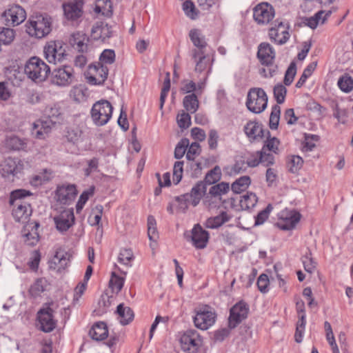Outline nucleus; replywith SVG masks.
Returning a JSON list of instances; mask_svg holds the SVG:
<instances>
[{
	"mask_svg": "<svg viewBox=\"0 0 353 353\" xmlns=\"http://www.w3.org/2000/svg\"><path fill=\"white\" fill-rule=\"evenodd\" d=\"M30 191L19 189L11 192L10 203L14 206L12 210V216L17 222H26L32 213L30 205L22 201L23 198L31 195Z\"/></svg>",
	"mask_w": 353,
	"mask_h": 353,
	"instance_id": "1",
	"label": "nucleus"
},
{
	"mask_svg": "<svg viewBox=\"0 0 353 353\" xmlns=\"http://www.w3.org/2000/svg\"><path fill=\"white\" fill-rule=\"evenodd\" d=\"M50 72V67L38 57H30L24 66L25 74L36 83L45 81Z\"/></svg>",
	"mask_w": 353,
	"mask_h": 353,
	"instance_id": "2",
	"label": "nucleus"
},
{
	"mask_svg": "<svg viewBox=\"0 0 353 353\" xmlns=\"http://www.w3.org/2000/svg\"><path fill=\"white\" fill-rule=\"evenodd\" d=\"M257 57L262 65L260 74L265 78L273 77L277 71V65L274 63L275 51L268 43H261L258 48Z\"/></svg>",
	"mask_w": 353,
	"mask_h": 353,
	"instance_id": "3",
	"label": "nucleus"
},
{
	"mask_svg": "<svg viewBox=\"0 0 353 353\" xmlns=\"http://www.w3.org/2000/svg\"><path fill=\"white\" fill-rule=\"evenodd\" d=\"M51 19L47 15L32 16L27 25V32L32 37L41 39L51 32Z\"/></svg>",
	"mask_w": 353,
	"mask_h": 353,
	"instance_id": "4",
	"label": "nucleus"
},
{
	"mask_svg": "<svg viewBox=\"0 0 353 353\" xmlns=\"http://www.w3.org/2000/svg\"><path fill=\"white\" fill-rule=\"evenodd\" d=\"M113 108L107 100L97 101L90 111L91 119L97 126H103L108 123L112 117Z\"/></svg>",
	"mask_w": 353,
	"mask_h": 353,
	"instance_id": "5",
	"label": "nucleus"
},
{
	"mask_svg": "<svg viewBox=\"0 0 353 353\" xmlns=\"http://www.w3.org/2000/svg\"><path fill=\"white\" fill-rule=\"evenodd\" d=\"M268 104V96L262 88H253L250 89L247 95L246 106L255 114L265 110Z\"/></svg>",
	"mask_w": 353,
	"mask_h": 353,
	"instance_id": "6",
	"label": "nucleus"
},
{
	"mask_svg": "<svg viewBox=\"0 0 353 353\" xmlns=\"http://www.w3.org/2000/svg\"><path fill=\"white\" fill-rule=\"evenodd\" d=\"M194 323L196 327L205 330L212 326L216 320V314L208 305L201 307L195 310Z\"/></svg>",
	"mask_w": 353,
	"mask_h": 353,
	"instance_id": "7",
	"label": "nucleus"
},
{
	"mask_svg": "<svg viewBox=\"0 0 353 353\" xmlns=\"http://www.w3.org/2000/svg\"><path fill=\"white\" fill-rule=\"evenodd\" d=\"M181 349L188 353H196L201 345V339L194 330L185 331L180 338Z\"/></svg>",
	"mask_w": 353,
	"mask_h": 353,
	"instance_id": "8",
	"label": "nucleus"
},
{
	"mask_svg": "<svg viewBox=\"0 0 353 353\" xmlns=\"http://www.w3.org/2000/svg\"><path fill=\"white\" fill-rule=\"evenodd\" d=\"M43 52L47 61L54 64L62 61L66 56L63 43L60 41L48 42L44 47Z\"/></svg>",
	"mask_w": 353,
	"mask_h": 353,
	"instance_id": "9",
	"label": "nucleus"
},
{
	"mask_svg": "<svg viewBox=\"0 0 353 353\" xmlns=\"http://www.w3.org/2000/svg\"><path fill=\"white\" fill-rule=\"evenodd\" d=\"M74 78L73 68L69 65H64L52 71L51 81L56 85L65 87L72 83Z\"/></svg>",
	"mask_w": 353,
	"mask_h": 353,
	"instance_id": "10",
	"label": "nucleus"
},
{
	"mask_svg": "<svg viewBox=\"0 0 353 353\" xmlns=\"http://www.w3.org/2000/svg\"><path fill=\"white\" fill-rule=\"evenodd\" d=\"M274 9L268 3H261L256 6L253 10V17L259 25H266L274 17Z\"/></svg>",
	"mask_w": 353,
	"mask_h": 353,
	"instance_id": "11",
	"label": "nucleus"
},
{
	"mask_svg": "<svg viewBox=\"0 0 353 353\" xmlns=\"http://www.w3.org/2000/svg\"><path fill=\"white\" fill-rule=\"evenodd\" d=\"M301 219V214L295 210H284L279 214L276 225L283 230H293Z\"/></svg>",
	"mask_w": 353,
	"mask_h": 353,
	"instance_id": "12",
	"label": "nucleus"
},
{
	"mask_svg": "<svg viewBox=\"0 0 353 353\" xmlns=\"http://www.w3.org/2000/svg\"><path fill=\"white\" fill-rule=\"evenodd\" d=\"M6 25L16 26L23 22L26 18L25 10L19 5L11 6L2 14Z\"/></svg>",
	"mask_w": 353,
	"mask_h": 353,
	"instance_id": "13",
	"label": "nucleus"
},
{
	"mask_svg": "<svg viewBox=\"0 0 353 353\" xmlns=\"http://www.w3.org/2000/svg\"><path fill=\"white\" fill-rule=\"evenodd\" d=\"M191 60L194 64V71L201 73L208 69V72L211 70V62L212 60L206 53V51L201 50H192L190 52Z\"/></svg>",
	"mask_w": 353,
	"mask_h": 353,
	"instance_id": "14",
	"label": "nucleus"
},
{
	"mask_svg": "<svg viewBox=\"0 0 353 353\" xmlns=\"http://www.w3.org/2000/svg\"><path fill=\"white\" fill-rule=\"evenodd\" d=\"M249 307L243 301L236 303L231 309L229 317V327H236L243 320L247 318Z\"/></svg>",
	"mask_w": 353,
	"mask_h": 353,
	"instance_id": "15",
	"label": "nucleus"
},
{
	"mask_svg": "<svg viewBox=\"0 0 353 353\" xmlns=\"http://www.w3.org/2000/svg\"><path fill=\"white\" fill-rule=\"evenodd\" d=\"M269 36L272 41L277 44H284L288 40L290 34L288 25L276 20L274 27L269 30Z\"/></svg>",
	"mask_w": 353,
	"mask_h": 353,
	"instance_id": "16",
	"label": "nucleus"
},
{
	"mask_svg": "<svg viewBox=\"0 0 353 353\" xmlns=\"http://www.w3.org/2000/svg\"><path fill=\"white\" fill-rule=\"evenodd\" d=\"M54 311L50 307L41 309L38 312L40 329L44 332H50L56 327L57 321L54 319Z\"/></svg>",
	"mask_w": 353,
	"mask_h": 353,
	"instance_id": "17",
	"label": "nucleus"
},
{
	"mask_svg": "<svg viewBox=\"0 0 353 353\" xmlns=\"http://www.w3.org/2000/svg\"><path fill=\"white\" fill-rule=\"evenodd\" d=\"M56 228L61 232L68 230L74 223V215L72 209H66L54 217Z\"/></svg>",
	"mask_w": 353,
	"mask_h": 353,
	"instance_id": "18",
	"label": "nucleus"
},
{
	"mask_svg": "<svg viewBox=\"0 0 353 353\" xmlns=\"http://www.w3.org/2000/svg\"><path fill=\"white\" fill-rule=\"evenodd\" d=\"M23 168V165L17 159L7 158L0 165V174L3 178H10L17 174Z\"/></svg>",
	"mask_w": 353,
	"mask_h": 353,
	"instance_id": "19",
	"label": "nucleus"
},
{
	"mask_svg": "<svg viewBox=\"0 0 353 353\" xmlns=\"http://www.w3.org/2000/svg\"><path fill=\"white\" fill-rule=\"evenodd\" d=\"M39 223L36 221L28 223L22 230L23 241L28 245L34 246L39 241L38 228Z\"/></svg>",
	"mask_w": 353,
	"mask_h": 353,
	"instance_id": "20",
	"label": "nucleus"
},
{
	"mask_svg": "<svg viewBox=\"0 0 353 353\" xmlns=\"http://www.w3.org/2000/svg\"><path fill=\"white\" fill-rule=\"evenodd\" d=\"M210 234L199 224H196L192 230L191 241L196 249H203L207 246Z\"/></svg>",
	"mask_w": 353,
	"mask_h": 353,
	"instance_id": "21",
	"label": "nucleus"
},
{
	"mask_svg": "<svg viewBox=\"0 0 353 353\" xmlns=\"http://www.w3.org/2000/svg\"><path fill=\"white\" fill-rule=\"evenodd\" d=\"M56 122L52 119L37 120L32 124V134L38 139L46 138Z\"/></svg>",
	"mask_w": 353,
	"mask_h": 353,
	"instance_id": "22",
	"label": "nucleus"
},
{
	"mask_svg": "<svg viewBox=\"0 0 353 353\" xmlns=\"http://www.w3.org/2000/svg\"><path fill=\"white\" fill-rule=\"evenodd\" d=\"M77 194V191L75 185H62L57 188L56 198L60 203L68 205L74 199Z\"/></svg>",
	"mask_w": 353,
	"mask_h": 353,
	"instance_id": "23",
	"label": "nucleus"
},
{
	"mask_svg": "<svg viewBox=\"0 0 353 353\" xmlns=\"http://www.w3.org/2000/svg\"><path fill=\"white\" fill-rule=\"evenodd\" d=\"M70 256V254L63 249L58 248L50 261V268L57 271L64 270L68 265Z\"/></svg>",
	"mask_w": 353,
	"mask_h": 353,
	"instance_id": "24",
	"label": "nucleus"
},
{
	"mask_svg": "<svg viewBox=\"0 0 353 353\" xmlns=\"http://www.w3.org/2000/svg\"><path fill=\"white\" fill-rule=\"evenodd\" d=\"M90 72L92 75L89 77V81L94 85L102 84L108 77V69L103 64L90 66Z\"/></svg>",
	"mask_w": 353,
	"mask_h": 353,
	"instance_id": "25",
	"label": "nucleus"
},
{
	"mask_svg": "<svg viewBox=\"0 0 353 353\" xmlns=\"http://www.w3.org/2000/svg\"><path fill=\"white\" fill-rule=\"evenodd\" d=\"M112 35L111 27L104 22H97L92 28L91 37L94 40L104 41Z\"/></svg>",
	"mask_w": 353,
	"mask_h": 353,
	"instance_id": "26",
	"label": "nucleus"
},
{
	"mask_svg": "<svg viewBox=\"0 0 353 353\" xmlns=\"http://www.w3.org/2000/svg\"><path fill=\"white\" fill-rule=\"evenodd\" d=\"M63 12L68 19L74 20L82 14V2L81 1H69L63 5Z\"/></svg>",
	"mask_w": 353,
	"mask_h": 353,
	"instance_id": "27",
	"label": "nucleus"
},
{
	"mask_svg": "<svg viewBox=\"0 0 353 353\" xmlns=\"http://www.w3.org/2000/svg\"><path fill=\"white\" fill-rule=\"evenodd\" d=\"M244 132L250 140H256L263 137L262 125L255 121H250L244 126Z\"/></svg>",
	"mask_w": 353,
	"mask_h": 353,
	"instance_id": "28",
	"label": "nucleus"
},
{
	"mask_svg": "<svg viewBox=\"0 0 353 353\" xmlns=\"http://www.w3.org/2000/svg\"><path fill=\"white\" fill-rule=\"evenodd\" d=\"M207 191V187L203 181H199L192 188L190 193H187L190 199L191 205L196 206L201 198L205 194Z\"/></svg>",
	"mask_w": 353,
	"mask_h": 353,
	"instance_id": "29",
	"label": "nucleus"
},
{
	"mask_svg": "<svg viewBox=\"0 0 353 353\" xmlns=\"http://www.w3.org/2000/svg\"><path fill=\"white\" fill-rule=\"evenodd\" d=\"M232 216L229 215L226 212H222L220 214L208 218L204 225L207 228L216 229L221 227L225 223L229 221Z\"/></svg>",
	"mask_w": 353,
	"mask_h": 353,
	"instance_id": "30",
	"label": "nucleus"
},
{
	"mask_svg": "<svg viewBox=\"0 0 353 353\" xmlns=\"http://www.w3.org/2000/svg\"><path fill=\"white\" fill-rule=\"evenodd\" d=\"M89 334L95 341L104 340L108 336V327L103 322L96 323L90 330Z\"/></svg>",
	"mask_w": 353,
	"mask_h": 353,
	"instance_id": "31",
	"label": "nucleus"
},
{
	"mask_svg": "<svg viewBox=\"0 0 353 353\" xmlns=\"http://www.w3.org/2000/svg\"><path fill=\"white\" fill-rule=\"evenodd\" d=\"M331 13L332 12L330 10L327 12L320 10L316 12L314 16L306 18L305 19V23L310 28L314 29L317 27L318 25L323 24L327 20V17L330 16Z\"/></svg>",
	"mask_w": 353,
	"mask_h": 353,
	"instance_id": "32",
	"label": "nucleus"
},
{
	"mask_svg": "<svg viewBox=\"0 0 353 353\" xmlns=\"http://www.w3.org/2000/svg\"><path fill=\"white\" fill-rule=\"evenodd\" d=\"M116 312L119 316L120 323L123 325L129 324L134 316L132 310L130 307L125 306L123 303H121L117 306Z\"/></svg>",
	"mask_w": 353,
	"mask_h": 353,
	"instance_id": "33",
	"label": "nucleus"
},
{
	"mask_svg": "<svg viewBox=\"0 0 353 353\" xmlns=\"http://www.w3.org/2000/svg\"><path fill=\"white\" fill-rule=\"evenodd\" d=\"M88 41V39L84 33L78 32L72 34L70 43L76 50L83 52L87 50Z\"/></svg>",
	"mask_w": 353,
	"mask_h": 353,
	"instance_id": "34",
	"label": "nucleus"
},
{
	"mask_svg": "<svg viewBox=\"0 0 353 353\" xmlns=\"http://www.w3.org/2000/svg\"><path fill=\"white\" fill-rule=\"evenodd\" d=\"M189 37L190 40L193 43L195 48L193 50H201V51H205L207 46V42L205 40V37L201 33L200 30L197 29H192L190 31Z\"/></svg>",
	"mask_w": 353,
	"mask_h": 353,
	"instance_id": "35",
	"label": "nucleus"
},
{
	"mask_svg": "<svg viewBox=\"0 0 353 353\" xmlns=\"http://www.w3.org/2000/svg\"><path fill=\"white\" fill-rule=\"evenodd\" d=\"M52 177V172L45 169L38 174L34 175L30 179V183L34 186H39L48 182Z\"/></svg>",
	"mask_w": 353,
	"mask_h": 353,
	"instance_id": "36",
	"label": "nucleus"
},
{
	"mask_svg": "<svg viewBox=\"0 0 353 353\" xmlns=\"http://www.w3.org/2000/svg\"><path fill=\"white\" fill-rule=\"evenodd\" d=\"M94 12L105 17H110L112 14V4L110 0H97Z\"/></svg>",
	"mask_w": 353,
	"mask_h": 353,
	"instance_id": "37",
	"label": "nucleus"
},
{
	"mask_svg": "<svg viewBox=\"0 0 353 353\" xmlns=\"http://www.w3.org/2000/svg\"><path fill=\"white\" fill-rule=\"evenodd\" d=\"M185 109L190 113H194L199 108V100L194 93L185 96L183 101Z\"/></svg>",
	"mask_w": 353,
	"mask_h": 353,
	"instance_id": "38",
	"label": "nucleus"
},
{
	"mask_svg": "<svg viewBox=\"0 0 353 353\" xmlns=\"http://www.w3.org/2000/svg\"><path fill=\"white\" fill-rule=\"evenodd\" d=\"M257 201V196L254 193L247 192L241 196L239 202L243 210H249L256 205Z\"/></svg>",
	"mask_w": 353,
	"mask_h": 353,
	"instance_id": "39",
	"label": "nucleus"
},
{
	"mask_svg": "<svg viewBox=\"0 0 353 353\" xmlns=\"http://www.w3.org/2000/svg\"><path fill=\"white\" fill-rule=\"evenodd\" d=\"M124 278L118 276L115 272H112L109 281V287L111 288V293L117 294L123 288Z\"/></svg>",
	"mask_w": 353,
	"mask_h": 353,
	"instance_id": "40",
	"label": "nucleus"
},
{
	"mask_svg": "<svg viewBox=\"0 0 353 353\" xmlns=\"http://www.w3.org/2000/svg\"><path fill=\"white\" fill-rule=\"evenodd\" d=\"M230 190L229 183L221 182L212 186L209 190V194L212 195L215 198L221 199L222 195L226 194Z\"/></svg>",
	"mask_w": 353,
	"mask_h": 353,
	"instance_id": "41",
	"label": "nucleus"
},
{
	"mask_svg": "<svg viewBox=\"0 0 353 353\" xmlns=\"http://www.w3.org/2000/svg\"><path fill=\"white\" fill-rule=\"evenodd\" d=\"M250 178L248 176H241L236 179L231 186L232 190L235 193H240L245 190L250 184Z\"/></svg>",
	"mask_w": 353,
	"mask_h": 353,
	"instance_id": "42",
	"label": "nucleus"
},
{
	"mask_svg": "<svg viewBox=\"0 0 353 353\" xmlns=\"http://www.w3.org/2000/svg\"><path fill=\"white\" fill-rule=\"evenodd\" d=\"M6 144L8 148L13 150H23L26 146L24 140L17 136L8 137L6 140Z\"/></svg>",
	"mask_w": 353,
	"mask_h": 353,
	"instance_id": "43",
	"label": "nucleus"
},
{
	"mask_svg": "<svg viewBox=\"0 0 353 353\" xmlns=\"http://www.w3.org/2000/svg\"><path fill=\"white\" fill-rule=\"evenodd\" d=\"M115 296L111 293L106 290L101 296L99 300V306L103 312H106L108 308L111 305L112 303L114 300Z\"/></svg>",
	"mask_w": 353,
	"mask_h": 353,
	"instance_id": "44",
	"label": "nucleus"
},
{
	"mask_svg": "<svg viewBox=\"0 0 353 353\" xmlns=\"http://www.w3.org/2000/svg\"><path fill=\"white\" fill-rule=\"evenodd\" d=\"M221 176V171L219 166H215L210 172L207 173L203 181L205 185H212L220 180Z\"/></svg>",
	"mask_w": 353,
	"mask_h": 353,
	"instance_id": "45",
	"label": "nucleus"
},
{
	"mask_svg": "<svg viewBox=\"0 0 353 353\" xmlns=\"http://www.w3.org/2000/svg\"><path fill=\"white\" fill-rule=\"evenodd\" d=\"M133 258V252L130 249H121L118 256V261L122 265L130 267Z\"/></svg>",
	"mask_w": 353,
	"mask_h": 353,
	"instance_id": "46",
	"label": "nucleus"
},
{
	"mask_svg": "<svg viewBox=\"0 0 353 353\" xmlns=\"http://www.w3.org/2000/svg\"><path fill=\"white\" fill-rule=\"evenodd\" d=\"M316 65L317 64L316 62H312L305 68L302 75L301 76L299 81L296 83V88H301V86H303V85L306 81L307 79L310 77L314 71Z\"/></svg>",
	"mask_w": 353,
	"mask_h": 353,
	"instance_id": "47",
	"label": "nucleus"
},
{
	"mask_svg": "<svg viewBox=\"0 0 353 353\" xmlns=\"http://www.w3.org/2000/svg\"><path fill=\"white\" fill-rule=\"evenodd\" d=\"M14 38L13 30L8 28H0V44H10Z\"/></svg>",
	"mask_w": 353,
	"mask_h": 353,
	"instance_id": "48",
	"label": "nucleus"
},
{
	"mask_svg": "<svg viewBox=\"0 0 353 353\" xmlns=\"http://www.w3.org/2000/svg\"><path fill=\"white\" fill-rule=\"evenodd\" d=\"M338 85L343 92H350L353 89V79L348 75L342 76L338 81Z\"/></svg>",
	"mask_w": 353,
	"mask_h": 353,
	"instance_id": "49",
	"label": "nucleus"
},
{
	"mask_svg": "<svg viewBox=\"0 0 353 353\" xmlns=\"http://www.w3.org/2000/svg\"><path fill=\"white\" fill-rule=\"evenodd\" d=\"M281 114V108L278 105H275L272 108L270 117V128L272 130H276L278 128Z\"/></svg>",
	"mask_w": 353,
	"mask_h": 353,
	"instance_id": "50",
	"label": "nucleus"
},
{
	"mask_svg": "<svg viewBox=\"0 0 353 353\" xmlns=\"http://www.w3.org/2000/svg\"><path fill=\"white\" fill-rule=\"evenodd\" d=\"M148 235L150 241L155 242L158 238V232L156 228V220L153 216L148 218Z\"/></svg>",
	"mask_w": 353,
	"mask_h": 353,
	"instance_id": "51",
	"label": "nucleus"
},
{
	"mask_svg": "<svg viewBox=\"0 0 353 353\" xmlns=\"http://www.w3.org/2000/svg\"><path fill=\"white\" fill-rule=\"evenodd\" d=\"M70 97L78 103L84 101L86 98V90L81 86L74 87L70 91Z\"/></svg>",
	"mask_w": 353,
	"mask_h": 353,
	"instance_id": "52",
	"label": "nucleus"
},
{
	"mask_svg": "<svg viewBox=\"0 0 353 353\" xmlns=\"http://www.w3.org/2000/svg\"><path fill=\"white\" fill-rule=\"evenodd\" d=\"M305 326V315L301 314L299 316V319L296 323V328L295 332V341L297 343H301L302 341L303 334L304 332Z\"/></svg>",
	"mask_w": 353,
	"mask_h": 353,
	"instance_id": "53",
	"label": "nucleus"
},
{
	"mask_svg": "<svg viewBox=\"0 0 353 353\" xmlns=\"http://www.w3.org/2000/svg\"><path fill=\"white\" fill-rule=\"evenodd\" d=\"M274 96L279 104H281L285 101L287 89L285 85L279 83L274 88Z\"/></svg>",
	"mask_w": 353,
	"mask_h": 353,
	"instance_id": "54",
	"label": "nucleus"
},
{
	"mask_svg": "<svg viewBox=\"0 0 353 353\" xmlns=\"http://www.w3.org/2000/svg\"><path fill=\"white\" fill-rule=\"evenodd\" d=\"M303 161L299 156H292L288 163V170L292 173L297 172L302 167Z\"/></svg>",
	"mask_w": 353,
	"mask_h": 353,
	"instance_id": "55",
	"label": "nucleus"
},
{
	"mask_svg": "<svg viewBox=\"0 0 353 353\" xmlns=\"http://www.w3.org/2000/svg\"><path fill=\"white\" fill-rule=\"evenodd\" d=\"M183 10L185 15L191 19H196L198 17V11L194 3L190 1H185L183 3Z\"/></svg>",
	"mask_w": 353,
	"mask_h": 353,
	"instance_id": "56",
	"label": "nucleus"
},
{
	"mask_svg": "<svg viewBox=\"0 0 353 353\" xmlns=\"http://www.w3.org/2000/svg\"><path fill=\"white\" fill-rule=\"evenodd\" d=\"M46 281L42 279H37L30 287V293L34 296H39L45 291Z\"/></svg>",
	"mask_w": 353,
	"mask_h": 353,
	"instance_id": "57",
	"label": "nucleus"
},
{
	"mask_svg": "<svg viewBox=\"0 0 353 353\" xmlns=\"http://www.w3.org/2000/svg\"><path fill=\"white\" fill-rule=\"evenodd\" d=\"M176 121L181 129H186L189 128L191 124V117L189 113L182 111V112L178 114Z\"/></svg>",
	"mask_w": 353,
	"mask_h": 353,
	"instance_id": "58",
	"label": "nucleus"
},
{
	"mask_svg": "<svg viewBox=\"0 0 353 353\" xmlns=\"http://www.w3.org/2000/svg\"><path fill=\"white\" fill-rule=\"evenodd\" d=\"M189 145V140L188 139H181L176 145L174 150V157L181 159L185 154L186 150Z\"/></svg>",
	"mask_w": 353,
	"mask_h": 353,
	"instance_id": "59",
	"label": "nucleus"
},
{
	"mask_svg": "<svg viewBox=\"0 0 353 353\" xmlns=\"http://www.w3.org/2000/svg\"><path fill=\"white\" fill-rule=\"evenodd\" d=\"M115 61V53L113 50L106 49L103 51L100 56L101 64H112Z\"/></svg>",
	"mask_w": 353,
	"mask_h": 353,
	"instance_id": "60",
	"label": "nucleus"
},
{
	"mask_svg": "<svg viewBox=\"0 0 353 353\" xmlns=\"http://www.w3.org/2000/svg\"><path fill=\"white\" fill-rule=\"evenodd\" d=\"M296 72V67L295 63L292 62L289 65L288 70L285 72V77H284V83L285 85H290L294 78V76Z\"/></svg>",
	"mask_w": 353,
	"mask_h": 353,
	"instance_id": "61",
	"label": "nucleus"
},
{
	"mask_svg": "<svg viewBox=\"0 0 353 353\" xmlns=\"http://www.w3.org/2000/svg\"><path fill=\"white\" fill-rule=\"evenodd\" d=\"M183 161H176L173 168V181L175 184H178L182 179L183 176Z\"/></svg>",
	"mask_w": 353,
	"mask_h": 353,
	"instance_id": "62",
	"label": "nucleus"
},
{
	"mask_svg": "<svg viewBox=\"0 0 353 353\" xmlns=\"http://www.w3.org/2000/svg\"><path fill=\"white\" fill-rule=\"evenodd\" d=\"M94 193V188H91L88 191H84L80 196L79 199L76 205L77 212H79L83 208L84 205L88 200L90 196Z\"/></svg>",
	"mask_w": 353,
	"mask_h": 353,
	"instance_id": "63",
	"label": "nucleus"
},
{
	"mask_svg": "<svg viewBox=\"0 0 353 353\" xmlns=\"http://www.w3.org/2000/svg\"><path fill=\"white\" fill-rule=\"evenodd\" d=\"M304 269L306 272L312 273L316 268V263L311 257V253L306 254L302 258Z\"/></svg>",
	"mask_w": 353,
	"mask_h": 353,
	"instance_id": "64",
	"label": "nucleus"
}]
</instances>
